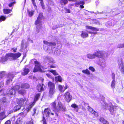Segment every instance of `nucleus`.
Wrapping results in <instances>:
<instances>
[{
  "mask_svg": "<svg viewBox=\"0 0 124 124\" xmlns=\"http://www.w3.org/2000/svg\"><path fill=\"white\" fill-rule=\"evenodd\" d=\"M86 28L87 29H90L92 31H98L99 30V28L95 27L90 26H86Z\"/></svg>",
  "mask_w": 124,
  "mask_h": 124,
  "instance_id": "9b49d317",
  "label": "nucleus"
},
{
  "mask_svg": "<svg viewBox=\"0 0 124 124\" xmlns=\"http://www.w3.org/2000/svg\"><path fill=\"white\" fill-rule=\"evenodd\" d=\"M108 52L107 53V54L105 55L106 52L104 51H96L94 52V54L95 58L97 57L98 58H101L103 57H106L109 55V54H108Z\"/></svg>",
  "mask_w": 124,
  "mask_h": 124,
  "instance_id": "7ed1b4c3",
  "label": "nucleus"
},
{
  "mask_svg": "<svg viewBox=\"0 0 124 124\" xmlns=\"http://www.w3.org/2000/svg\"><path fill=\"white\" fill-rule=\"evenodd\" d=\"M55 101L51 103L52 107L54 109V111L58 112H60L61 111H65L66 110L65 107L63 106L61 102H59L58 103V105L56 107Z\"/></svg>",
  "mask_w": 124,
  "mask_h": 124,
  "instance_id": "f257e3e1",
  "label": "nucleus"
},
{
  "mask_svg": "<svg viewBox=\"0 0 124 124\" xmlns=\"http://www.w3.org/2000/svg\"><path fill=\"white\" fill-rule=\"evenodd\" d=\"M14 77L13 74H9L8 75L7 78V80L6 81V85H8L9 84L10 82L12 81V80Z\"/></svg>",
  "mask_w": 124,
  "mask_h": 124,
  "instance_id": "6e6552de",
  "label": "nucleus"
},
{
  "mask_svg": "<svg viewBox=\"0 0 124 124\" xmlns=\"http://www.w3.org/2000/svg\"><path fill=\"white\" fill-rule=\"evenodd\" d=\"M112 77L113 79V80H115V74L113 73L112 74Z\"/></svg>",
  "mask_w": 124,
  "mask_h": 124,
  "instance_id": "5fc2aeb1",
  "label": "nucleus"
},
{
  "mask_svg": "<svg viewBox=\"0 0 124 124\" xmlns=\"http://www.w3.org/2000/svg\"><path fill=\"white\" fill-rule=\"evenodd\" d=\"M35 103V102H33L32 103H31L29 106L28 107V110H30L31 108L32 107V106L34 105Z\"/></svg>",
  "mask_w": 124,
  "mask_h": 124,
  "instance_id": "c03bdc74",
  "label": "nucleus"
},
{
  "mask_svg": "<svg viewBox=\"0 0 124 124\" xmlns=\"http://www.w3.org/2000/svg\"><path fill=\"white\" fill-rule=\"evenodd\" d=\"M81 36V37L84 38L87 37L88 36V34L87 33L82 31V34Z\"/></svg>",
  "mask_w": 124,
  "mask_h": 124,
  "instance_id": "b1692460",
  "label": "nucleus"
},
{
  "mask_svg": "<svg viewBox=\"0 0 124 124\" xmlns=\"http://www.w3.org/2000/svg\"><path fill=\"white\" fill-rule=\"evenodd\" d=\"M78 2L79 3L78 4H79V5L81 4L82 5H84L85 3L84 2L82 1H78Z\"/></svg>",
  "mask_w": 124,
  "mask_h": 124,
  "instance_id": "bf43d9fd",
  "label": "nucleus"
},
{
  "mask_svg": "<svg viewBox=\"0 0 124 124\" xmlns=\"http://www.w3.org/2000/svg\"><path fill=\"white\" fill-rule=\"evenodd\" d=\"M12 11V10L10 9H4L3 10V12L5 14H8Z\"/></svg>",
  "mask_w": 124,
  "mask_h": 124,
  "instance_id": "c756f323",
  "label": "nucleus"
},
{
  "mask_svg": "<svg viewBox=\"0 0 124 124\" xmlns=\"http://www.w3.org/2000/svg\"><path fill=\"white\" fill-rule=\"evenodd\" d=\"M48 86L49 89L54 88L55 87V85L54 84L51 82H48Z\"/></svg>",
  "mask_w": 124,
  "mask_h": 124,
  "instance_id": "f3484780",
  "label": "nucleus"
},
{
  "mask_svg": "<svg viewBox=\"0 0 124 124\" xmlns=\"http://www.w3.org/2000/svg\"><path fill=\"white\" fill-rule=\"evenodd\" d=\"M0 103L5 104L6 103V98L3 97L0 100Z\"/></svg>",
  "mask_w": 124,
  "mask_h": 124,
  "instance_id": "72a5a7b5",
  "label": "nucleus"
},
{
  "mask_svg": "<svg viewBox=\"0 0 124 124\" xmlns=\"http://www.w3.org/2000/svg\"><path fill=\"white\" fill-rule=\"evenodd\" d=\"M45 85L43 84H39L37 86V89L40 92L44 90V87Z\"/></svg>",
  "mask_w": 124,
  "mask_h": 124,
  "instance_id": "1a4fd4ad",
  "label": "nucleus"
},
{
  "mask_svg": "<svg viewBox=\"0 0 124 124\" xmlns=\"http://www.w3.org/2000/svg\"><path fill=\"white\" fill-rule=\"evenodd\" d=\"M89 69L91 71L94 72L95 71V69L92 67H90Z\"/></svg>",
  "mask_w": 124,
  "mask_h": 124,
  "instance_id": "6e6d98bb",
  "label": "nucleus"
},
{
  "mask_svg": "<svg viewBox=\"0 0 124 124\" xmlns=\"http://www.w3.org/2000/svg\"><path fill=\"white\" fill-rule=\"evenodd\" d=\"M33 120L32 119L31 121H27L26 124H33Z\"/></svg>",
  "mask_w": 124,
  "mask_h": 124,
  "instance_id": "8fccbe9b",
  "label": "nucleus"
},
{
  "mask_svg": "<svg viewBox=\"0 0 124 124\" xmlns=\"http://www.w3.org/2000/svg\"><path fill=\"white\" fill-rule=\"evenodd\" d=\"M43 42L45 44L48 46H55L56 45L55 43L54 42H48V41L45 40L43 41Z\"/></svg>",
  "mask_w": 124,
  "mask_h": 124,
  "instance_id": "2eb2a0df",
  "label": "nucleus"
},
{
  "mask_svg": "<svg viewBox=\"0 0 124 124\" xmlns=\"http://www.w3.org/2000/svg\"><path fill=\"white\" fill-rule=\"evenodd\" d=\"M4 85V83L3 82H2L0 83V88L1 87L3 86Z\"/></svg>",
  "mask_w": 124,
  "mask_h": 124,
  "instance_id": "69168bd1",
  "label": "nucleus"
},
{
  "mask_svg": "<svg viewBox=\"0 0 124 124\" xmlns=\"http://www.w3.org/2000/svg\"><path fill=\"white\" fill-rule=\"evenodd\" d=\"M18 92L19 94L23 95V94H24L25 93L26 91L25 90L22 89L19 91Z\"/></svg>",
  "mask_w": 124,
  "mask_h": 124,
  "instance_id": "ea45409f",
  "label": "nucleus"
},
{
  "mask_svg": "<svg viewBox=\"0 0 124 124\" xmlns=\"http://www.w3.org/2000/svg\"><path fill=\"white\" fill-rule=\"evenodd\" d=\"M53 47H52L51 48V50L49 51L48 52L47 51V52H49V53H51L53 52V50H52V48L53 49Z\"/></svg>",
  "mask_w": 124,
  "mask_h": 124,
  "instance_id": "338daca9",
  "label": "nucleus"
},
{
  "mask_svg": "<svg viewBox=\"0 0 124 124\" xmlns=\"http://www.w3.org/2000/svg\"><path fill=\"white\" fill-rule=\"evenodd\" d=\"M17 49V48L16 47L13 48H12L11 49V50H12L14 52H16Z\"/></svg>",
  "mask_w": 124,
  "mask_h": 124,
  "instance_id": "0e129e2a",
  "label": "nucleus"
},
{
  "mask_svg": "<svg viewBox=\"0 0 124 124\" xmlns=\"http://www.w3.org/2000/svg\"><path fill=\"white\" fill-rule=\"evenodd\" d=\"M5 72L4 71H1L0 72V80H1L5 76Z\"/></svg>",
  "mask_w": 124,
  "mask_h": 124,
  "instance_id": "c85d7f7f",
  "label": "nucleus"
},
{
  "mask_svg": "<svg viewBox=\"0 0 124 124\" xmlns=\"http://www.w3.org/2000/svg\"><path fill=\"white\" fill-rule=\"evenodd\" d=\"M51 112L50 108H49L45 109L44 111V115H45L47 117L49 116Z\"/></svg>",
  "mask_w": 124,
  "mask_h": 124,
  "instance_id": "f8f14e48",
  "label": "nucleus"
},
{
  "mask_svg": "<svg viewBox=\"0 0 124 124\" xmlns=\"http://www.w3.org/2000/svg\"><path fill=\"white\" fill-rule=\"evenodd\" d=\"M52 65H51L49 66V68L50 69L51 68H56L57 67V66L56 65H53L51 64Z\"/></svg>",
  "mask_w": 124,
  "mask_h": 124,
  "instance_id": "3c124183",
  "label": "nucleus"
},
{
  "mask_svg": "<svg viewBox=\"0 0 124 124\" xmlns=\"http://www.w3.org/2000/svg\"><path fill=\"white\" fill-rule=\"evenodd\" d=\"M25 41V40H23L22 41L21 45V49H23V45H24V42Z\"/></svg>",
  "mask_w": 124,
  "mask_h": 124,
  "instance_id": "4d7b16f0",
  "label": "nucleus"
},
{
  "mask_svg": "<svg viewBox=\"0 0 124 124\" xmlns=\"http://www.w3.org/2000/svg\"><path fill=\"white\" fill-rule=\"evenodd\" d=\"M118 48H124V43L123 44H119L117 46Z\"/></svg>",
  "mask_w": 124,
  "mask_h": 124,
  "instance_id": "37998d69",
  "label": "nucleus"
},
{
  "mask_svg": "<svg viewBox=\"0 0 124 124\" xmlns=\"http://www.w3.org/2000/svg\"><path fill=\"white\" fill-rule=\"evenodd\" d=\"M42 13L39 14L37 20L35 22V24L37 25L38 24H41L42 21L41 20L43 18Z\"/></svg>",
  "mask_w": 124,
  "mask_h": 124,
  "instance_id": "39448f33",
  "label": "nucleus"
},
{
  "mask_svg": "<svg viewBox=\"0 0 124 124\" xmlns=\"http://www.w3.org/2000/svg\"><path fill=\"white\" fill-rule=\"evenodd\" d=\"M29 71L30 70L29 69L25 68L24 69L23 71L22 72V74L24 76L27 74Z\"/></svg>",
  "mask_w": 124,
  "mask_h": 124,
  "instance_id": "4be33fe9",
  "label": "nucleus"
},
{
  "mask_svg": "<svg viewBox=\"0 0 124 124\" xmlns=\"http://www.w3.org/2000/svg\"><path fill=\"white\" fill-rule=\"evenodd\" d=\"M31 1L32 2V3L33 5V6L35 7L36 8L37 7L36 6V3L35 2V0H31Z\"/></svg>",
  "mask_w": 124,
  "mask_h": 124,
  "instance_id": "864d4df0",
  "label": "nucleus"
},
{
  "mask_svg": "<svg viewBox=\"0 0 124 124\" xmlns=\"http://www.w3.org/2000/svg\"><path fill=\"white\" fill-rule=\"evenodd\" d=\"M14 90L15 91V92H16L20 88V85H16L12 87Z\"/></svg>",
  "mask_w": 124,
  "mask_h": 124,
  "instance_id": "c9c22d12",
  "label": "nucleus"
},
{
  "mask_svg": "<svg viewBox=\"0 0 124 124\" xmlns=\"http://www.w3.org/2000/svg\"><path fill=\"white\" fill-rule=\"evenodd\" d=\"M21 55V54L19 53L16 54L10 53L8 54V56H10V57L13 60H16L17 58L20 57Z\"/></svg>",
  "mask_w": 124,
  "mask_h": 124,
  "instance_id": "20e7f679",
  "label": "nucleus"
},
{
  "mask_svg": "<svg viewBox=\"0 0 124 124\" xmlns=\"http://www.w3.org/2000/svg\"><path fill=\"white\" fill-rule=\"evenodd\" d=\"M67 87L68 86L66 85L65 87H63L64 91L67 88Z\"/></svg>",
  "mask_w": 124,
  "mask_h": 124,
  "instance_id": "774afa93",
  "label": "nucleus"
},
{
  "mask_svg": "<svg viewBox=\"0 0 124 124\" xmlns=\"http://www.w3.org/2000/svg\"><path fill=\"white\" fill-rule=\"evenodd\" d=\"M48 71L52 73L54 75H58V73L56 72L55 70H49Z\"/></svg>",
  "mask_w": 124,
  "mask_h": 124,
  "instance_id": "58836bf2",
  "label": "nucleus"
},
{
  "mask_svg": "<svg viewBox=\"0 0 124 124\" xmlns=\"http://www.w3.org/2000/svg\"><path fill=\"white\" fill-rule=\"evenodd\" d=\"M40 96V94L39 93L36 94L35 96L34 100V101H36L38 100Z\"/></svg>",
  "mask_w": 124,
  "mask_h": 124,
  "instance_id": "e433bc0d",
  "label": "nucleus"
},
{
  "mask_svg": "<svg viewBox=\"0 0 124 124\" xmlns=\"http://www.w3.org/2000/svg\"><path fill=\"white\" fill-rule=\"evenodd\" d=\"M68 2V0H62L60 1V3L61 5H65Z\"/></svg>",
  "mask_w": 124,
  "mask_h": 124,
  "instance_id": "7c9ffc66",
  "label": "nucleus"
},
{
  "mask_svg": "<svg viewBox=\"0 0 124 124\" xmlns=\"http://www.w3.org/2000/svg\"><path fill=\"white\" fill-rule=\"evenodd\" d=\"M37 109V107H35L33 110V114H32V116H33L36 113V110Z\"/></svg>",
  "mask_w": 124,
  "mask_h": 124,
  "instance_id": "09e8293b",
  "label": "nucleus"
},
{
  "mask_svg": "<svg viewBox=\"0 0 124 124\" xmlns=\"http://www.w3.org/2000/svg\"><path fill=\"white\" fill-rule=\"evenodd\" d=\"M5 124H11V122L10 121L8 120L5 122Z\"/></svg>",
  "mask_w": 124,
  "mask_h": 124,
  "instance_id": "680f3d73",
  "label": "nucleus"
},
{
  "mask_svg": "<svg viewBox=\"0 0 124 124\" xmlns=\"http://www.w3.org/2000/svg\"><path fill=\"white\" fill-rule=\"evenodd\" d=\"M25 100L26 99L24 98L18 99L17 101V103L18 105L22 106Z\"/></svg>",
  "mask_w": 124,
  "mask_h": 124,
  "instance_id": "4468645a",
  "label": "nucleus"
},
{
  "mask_svg": "<svg viewBox=\"0 0 124 124\" xmlns=\"http://www.w3.org/2000/svg\"><path fill=\"white\" fill-rule=\"evenodd\" d=\"M7 115L5 114V112H3L0 113V120H2L5 118L8 115Z\"/></svg>",
  "mask_w": 124,
  "mask_h": 124,
  "instance_id": "dca6fc26",
  "label": "nucleus"
},
{
  "mask_svg": "<svg viewBox=\"0 0 124 124\" xmlns=\"http://www.w3.org/2000/svg\"><path fill=\"white\" fill-rule=\"evenodd\" d=\"M54 54L55 55L59 56L60 54V50L58 49H56L54 52Z\"/></svg>",
  "mask_w": 124,
  "mask_h": 124,
  "instance_id": "cd10ccee",
  "label": "nucleus"
},
{
  "mask_svg": "<svg viewBox=\"0 0 124 124\" xmlns=\"http://www.w3.org/2000/svg\"><path fill=\"white\" fill-rule=\"evenodd\" d=\"M21 107L22 106L19 105H16L14 108V111L15 112L19 110L21 108Z\"/></svg>",
  "mask_w": 124,
  "mask_h": 124,
  "instance_id": "bb28decb",
  "label": "nucleus"
},
{
  "mask_svg": "<svg viewBox=\"0 0 124 124\" xmlns=\"http://www.w3.org/2000/svg\"><path fill=\"white\" fill-rule=\"evenodd\" d=\"M92 114H94L95 116H98V113L97 112H95V111L94 113Z\"/></svg>",
  "mask_w": 124,
  "mask_h": 124,
  "instance_id": "e2e57ef3",
  "label": "nucleus"
},
{
  "mask_svg": "<svg viewBox=\"0 0 124 124\" xmlns=\"http://www.w3.org/2000/svg\"><path fill=\"white\" fill-rule=\"evenodd\" d=\"M63 87L62 86V85H59V90L61 91H63L64 92V89H63Z\"/></svg>",
  "mask_w": 124,
  "mask_h": 124,
  "instance_id": "49530a36",
  "label": "nucleus"
},
{
  "mask_svg": "<svg viewBox=\"0 0 124 124\" xmlns=\"http://www.w3.org/2000/svg\"><path fill=\"white\" fill-rule=\"evenodd\" d=\"M41 24H38L36 26V31L37 33L39 32L41 29Z\"/></svg>",
  "mask_w": 124,
  "mask_h": 124,
  "instance_id": "a878e982",
  "label": "nucleus"
},
{
  "mask_svg": "<svg viewBox=\"0 0 124 124\" xmlns=\"http://www.w3.org/2000/svg\"><path fill=\"white\" fill-rule=\"evenodd\" d=\"M119 69L120 70L121 72L122 73H124V67L122 61H121L119 62Z\"/></svg>",
  "mask_w": 124,
  "mask_h": 124,
  "instance_id": "9d476101",
  "label": "nucleus"
},
{
  "mask_svg": "<svg viewBox=\"0 0 124 124\" xmlns=\"http://www.w3.org/2000/svg\"><path fill=\"white\" fill-rule=\"evenodd\" d=\"M86 56L88 58L90 59H92L95 58L94 53L93 54L90 53L88 54Z\"/></svg>",
  "mask_w": 124,
  "mask_h": 124,
  "instance_id": "5701e85b",
  "label": "nucleus"
},
{
  "mask_svg": "<svg viewBox=\"0 0 124 124\" xmlns=\"http://www.w3.org/2000/svg\"><path fill=\"white\" fill-rule=\"evenodd\" d=\"M30 87L29 85L27 83H22L21 85V88H28Z\"/></svg>",
  "mask_w": 124,
  "mask_h": 124,
  "instance_id": "6ab92c4d",
  "label": "nucleus"
},
{
  "mask_svg": "<svg viewBox=\"0 0 124 124\" xmlns=\"http://www.w3.org/2000/svg\"><path fill=\"white\" fill-rule=\"evenodd\" d=\"M10 57V56H8V54H6V55L2 59V61L3 62H4L7 60Z\"/></svg>",
  "mask_w": 124,
  "mask_h": 124,
  "instance_id": "473e14b6",
  "label": "nucleus"
},
{
  "mask_svg": "<svg viewBox=\"0 0 124 124\" xmlns=\"http://www.w3.org/2000/svg\"><path fill=\"white\" fill-rule=\"evenodd\" d=\"M27 11L28 14L30 17L32 16L34 14V11L32 10L31 11H29L28 10Z\"/></svg>",
  "mask_w": 124,
  "mask_h": 124,
  "instance_id": "2f4dec72",
  "label": "nucleus"
},
{
  "mask_svg": "<svg viewBox=\"0 0 124 124\" xmlns=\"http://www.w3.org/2000/svg\"><path fill=\"white\" fill-rule=\"evenodd\" d=\"M16 93L15 91L14 90L12 87L9 90V92L8 93V96L11 97V96H9V95H15Z\"/></svg>",
  "mask_w": 124,
  "mask_h": 124,
  "instance_id": "ddd939ff",
  "label": "nucleus"
},
{
  "mask_svg": "<svg viewBox=\"0 0 124 124\" xmlns=\"http://www.w3.org/2000/svg\"><path fill=\"white\" fill-rule=\"evenodd\" d=\"M65 11L66 13H70V10L69 9L66 8H65Z\"/></svg>",
  "mask_w": 124,
  "mask_h": 124,
  "instance_id": "13d9d810",
  "label": "nucleus"
},
{
  "mask_svg": "<svg viewBox=\"0 0 124 124\" xmlns=\"http://www.w3.org/2000/svg\"><path fill=\"white\" fill-rule=\"evenodd\" d=\"M6 17L5 16H1L0 17V22L5 20L6 19Z\"/></svg>",
  "mask_w": 124,
  "mask_h": 124,
  "instance_id": "a18cd8bd",
  "label": "nucleus"
},
{
  "mask_svg": "<svg viewBox=\"0 0 124 124\" xmlns=\"http://www.w3.org/2000/svg\"><path fill=\"white\" fill-rule=\"evenodd\" d=\"M55 92V88L49 89V96L50 98H51L52 95Z\"/></svg>",
  "mask_w": 124,
  "mask_h": 124,
  "instance_id": "aec40b11",
  "label": "nucleus"
},
{
  "mask_svg": "<svg viewBox=\"0 0 124 124\" xmlns=\"http://www.w3.org/2000/svg\"><path fill=\"white\" fill-rule=\"evenodd\" d=\"M71 107L74 108V110L76 112H78V106L76 104H73L71 105Z\"/></svg>",
  "mask_w": 124,
  "mask_h": 124,
  "instance_id": "412c9836",
  "label": "nucleus"
},
{
  "mask_svg": "<svg viewBox=\"0 0 124 124\" xmlns=\"http://www.w3.org/2000/svg\"><path fill=\"white\" fill-rule=\"evenodd\" d=\"M40 3L41 4V6L43 9H45V8L43 2H40Z\"/></svg>",
  "mask_w": 124,
  "mask_h": 124,
  "instance_id": "603ef678",
  "label": "nucleus"
},
{
  "mask_svg": "<svg viewBox=\"0 0 124 124\" xmlns=\"http://www.w3.org/2000/svg\"><path fill=\"white\" fill-rule=\"evenodd\" d=\"M45 59H47L49 61V62L50 63H52L54 64L55 63V61L51 58L50 57L48 56H46L45 57Z\"/></svg>",
  "mask_w": 124,
  "mask_h": 124,
  "instance_id": "a211bd4d",
  "label": "nucleus"
},
{
  "mask_svg": "<svg viewBox=\"0 0 124 124\" xmlns=\"http://www.w3.org/2000/svg\"><path fill=\"white\" fill-rule=\"evenodd\" d=\"M64 97L65 100L68 102H70L72 99V96L69 92H67L64 94Z\"/></svg>",
  "mask_w": 124,
  "mask_h": 124,
  "instance_id": "0eeeda50",
  "label": "nucleus"
},
{
  "mask_svg": "<svg viewBox=\"0 0 124 124\" xmlns=\"http://www.w3.org/2000/svg\"><path fill=\"white\" fill-rule=\"evenodd\" d=\"M16 2L15 1H14L13 2H12L9 3L8 4V6L10 7H12V6H13L14 4L16 3Z\"/></svg>",
  "mask_w": 124,
  "mask_h": 124,
  "instance_id": "de8ad7c7",
  "label": "nucleus"
},
{
  "mask_svg": "<svg viewBox=\"0 0 124 124\" xmlns=\"http://www.w3.org/2000/svg\"><path fill=\"white\" fill-rule=\"evenodd\" d=\"M49 4H53L54 2L52 1V0H47Z\"/></svg>",
  "mask_w": 124,
  "mask_h": 124,
  "instance_id": "052dcab7",
  "label": "nucleus"
},
{
  "mask_svg": "<svg viewBox=\"0 0 124 124\" xmlns=\"http://www.w3.org/2000/svg\"><path fill=\"white\" fill-rule=\"evenodd\" d=\"M107 106L108 107H109V110L112 114L113 115L116 113V108L115 106H113L111 104H107Z\"/></svg>",
  "mask_w": 124,
  "mask_h": 124,
  "instance_id": "423d86ee",
  "label": "nucleus"
},
{
  "mask_svg": "<svg viewBox=\"0 0 124 124\" xmlns=\"http://www.w3.org/2000/svg\"><path fill=\"white\" fill-rule=\"evenodd\" d=\"M31 62L32 63H34L35 64L33 72H36L38 71H39L41 72H42V70L41 69L40 63L36 59H33L31 60Z\"/></svg>",
  "mask_w": 124,
  "mask_h": 124,
  "instance_id": "f03ea898",
  "label": "nucleus"
},
{
  "mask_svg": "<svg viewBox=\"0 0 124 124\" xmlns=\"http://www.w3.org/2000/svg\"><path fill=\"white\" fill-rule=\"evenodd\" d=\"M88 109L89 111L92 113H93L94 112V110L89 106H88Z\"/></svg>",
  "mask_w": 124,
  "mask_h": 124,
  "instance_id": "a19ab883",
  "label": "nucleus"
},
{
  "mask_svg": "<svg viewBox=\"0 0 124 124\" xmlns=\"http://www.w3.org/2000/svg\"><path fill=\"white\" fill-rule=\"evenodd\" d=\"M62 78L60 76H58L55 77V80L56 81H59L61 82L62 80Z\"/></svg>",
  "mask_w": 124,
  "mask_h": 124,
  "instance_id": "f704fd0d",
  "label": "nucleus"
},
{
  "mask_svg": "<svg viewBox=\"0 0 124 124\" xmlns=\"http://www.w3.org/2000/svg\"><path fill=\"white\" fill-rule=\"evenodd\" d=\"M82 72L87 75H90V72L89 70L87 69L85 70H83L82 71Z\"/></svg>",
  "mask_w": 124,
  "mask_h": 124,
  "instance_id": "4c0bfd02",
  "label": "nucleus"
},
{
  "mask_svg": "<svg viewBox=\"0 0 124 124\" xmlns=\"http://www.w3.org/2000/svg\"><path fill=\"white\" fill-rule=\"evenodd\" d=\"M115 80H113L111 84V86L112 88L114 89L115 87Z\"/></svg>",
  "mask_w": 124,
  "mask_h": 124,
  "instance_id": "79ce46f5",
  "label": "nucleus"
},
{
  "mask_svg": "<svg viewBox=\"0 0 124 124\" xmlns=\"http://www.w3.org/2000/svg\"><path fill=\"white\" fill-rule=\"evenodd\" d=\"M100 121L104 124H108V122L103 118L101 117L100 119Z\"/></svg>",
  "mask_w": 124,
  "mask_h": 124,
  "instance_id": "393cba45",
  "label": "nucleus"
}]
</instances>
